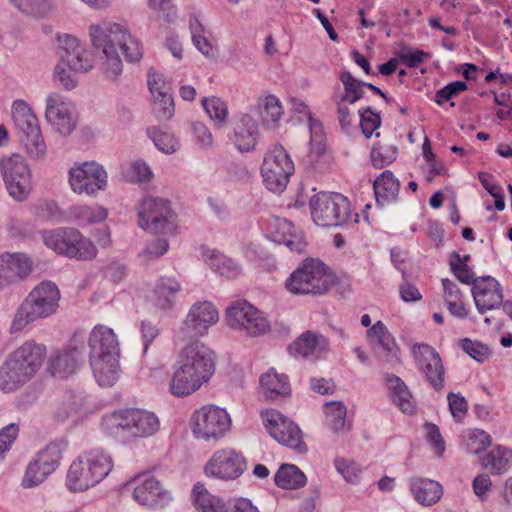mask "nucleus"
Segmentation results:
<instances>
[{"label": "nucleus", "mask_w": 512, "mask_h": 512, "mask_svg": "<svg viewBox=\"0 0 512 512\" xmlns=\"http://www.w3.org/2000/svg\"><path fill=\"white\" fill-rule=\"evenodd\" d=\"M80 405L71 395L65 396L54 411V419L63 422L73 414L77 413Z\"/></svg>", "instance_id": "nucleus-56"}, {"label": "nucleus", "mask_w": 512, "mask_h": 512, "mask_svg": "<svg viewBox=\"0 0 512 512\" xmlns=\"http://www.w3.org/2000/svg\"><path fill=\"white\" fill-rule=\"evenodd\" d=\"M189 27L192 33V41L195 47L204 55H209L213 51L212 44L203 35L204 27L196 16L189 19Z\"/></svg>", "instance_id": "nucleus-52"}, {"label": "nucleus", "mask_w": 512, "mask_h": 512, "mask_svg": "<svg viewBox=\"0 0 512 512\" xmlns=\"http://www.w3.org/2000/svg\"><path fill=\"white\" fill-rule=\"evenodd\" d=\"M63 448L60 442H51L39 451L26 469L23 479L24 486H37L52 474L62 459Z\"/></svg>", "instance_id": "nucleus-17"}, {"label": "nucleus", "mask_w": 512, "mask_h": 512, "mask_svg": "<svg viewBox=\"0 0 512 512\" xmlns=\"http://www.w3.org/2000/svg\"><path fill=\"white\" fill-rule=\"evenodd\" d=\"M133 495L138 503L149 507L162 506L167 500V492L160 481L150 475L139 481Z\"/></svg>", "instance_id": "nucleus-28"}, {"label": "nucleus", "mask_w": 512, "mask_h": 512, "mask_svg": "<svg viewBox=\"0 0 512 512\" xmlns=\"http://www.w3.org/2000/svg\"><path fill=\"white\" fill-rule=\"evenodd\" d=\"M69 184L77 194L95 195L107 186V173L95 162H84L69 170Z\"/></svg>", "instance_id": "nucleus-18"}, {"label": "nucleus", "mask_w": 512, "mask_h": 512, "mask_svg": "<svg viewBox=\"0 0 512 512\" xmlns=\"http://www.w3.org/2000/svg\"><path fill=\"white\" fill-rule=\"evenodd\" d=\"M512 460V451L503 446H497L484 457L481 464L484 468L491 469L493 474L501 475L508 471Z\"/></svg>", "instance_id": "nucleus-39"}, {"label": "nucleus", "mask_w": 512, "mask_h": 512, "mask_svg": "<svg viewBox=\"0 0 512 512\" xmlns=\"http://www.w3.org/2000/svg\"><path fill=\"white\" fill-rule=\"evenodd\" d=\"M31 271L32 262L25 254L0 255V289L25 279Z\"/></svg>", "instance_id": "nucleus-24"}, {"label": "nucleus", "mask_w": 512, "mask_h": 512, "mask_svg": "<svg viewBox=\"0 0 512 512\" xmlns=\"http://www.w3.org/2000/svg\"><path fill=\"white\" fill-rule=\"evenodd\" d=\"M450 268L455 277L462 283L474 286L478 278L474 277V273L466 263H461V255L453 251L450 254Z\"/></svg>", "instance_id": "nucleus-51"}, {"label": "nucleus", "mask_w": 512, "mask_h": 512, "mask_svg": "<svg viewBox=\"0 0 512 512\" xmlns=\"http://www.w3.org/2000/svg\"><path fill=\"white\" fill-rule=\"evenodd\" d=\"M1 170L6 188L16 201L25 200L31 190V173L24 158L19 154L1 160Z\"/></svg>", "instance_id": "nucleus-15"}, {"label": "nucleus", "mask_w": 512, "mask_h": 512, "mask_svg": "<svg viewBox=\"0 0 512 512\" xmlns=\"http://www.w3.org/2000/svg\"><path fill=\"white\" fill-rule=\"evenodd\" d=\"M238 329L245 331L251 337H257L270 330V323L264 314L256 308V313L243 322V325H239Z\"/></svg>", "instance_id": "nucleus-47"}, {"label": "nucleus", "mask_w": 512, "mask_h": 512, "mask_svg": "<svg viewBox=\"0 0 512 512\" xmlns=\"http://www.w3.org/2000/svg\"><path fill=\"white\" fill-rule=\"evenodd\" d=\"M366 337L374 354L386 361L399 362V348L394 336L382 321L375 322L366 332Z\"/></svg>", "instance_id": "nucleus-21"}, {"label": "nucleus", "mask_w": 512, "mask_h": 512, "mask_svg": "<svg viewBox=\"0 0 512 512\" xmlns=\"http://www.w3.org/2000/svg\"><path fill=\"white\" fill-rule=\"evenodd\" d=\"M263 417L265 428L277 442L298 454H305L308 451L303 433L294 421L273 409L266 411Z\"/></svg>", "instance_id": "nucleus-14"}, {"label": "nucleus", "mask_w": 512, "mask_h": 512, "mask_svg": "<svg viewBox=\"0 0 512 512\" xmlns=\"http://www.w3.org/2000/svg\"><path fill=\"white\" fill-rule=\"evenodd\" d=\"M247 469V461L242 453L232 448L215 451L204 467L207 477L224 481L239 478Z\"/></svg>", "instance_id": "nucleus-16"}, {"label": "nucleus", "mask_w": 512, "mask_h": 512, "mask_svg": "<svg viewBox=\"0 0 512 512\" xmlns=\"http://www.w3.org/2000/svg\"><path fill=\"white\" fill-rule=\"evenodd\" d=\"M19 428L16 424L12 423L4 427L0 431V460L4 454L10 449L11 444L17 438Z\"/></svg>", "instance_id": "nucleus-62"}, {"label": "nucleus", "mask_w": 512, "mask_h": 512, "mask_svg": "<svg viewBox=\"0 0 512 512\" xmlns=\"http://www.w3.org/2000/svg\"><path fill=\"white\" fill-rule=\"evenodd\" d=\"M169 244L165 238H156L146 245L140 256L147 260H153L164 255L168 250Z\"/></svg>", "instance_id": "nucleus-60"}, {"label": "nucleus", "mask_w": 512, "mask_h": 512, "mask_svg": "<svg viewBox=\"0 0 512 512\" xmlns=\"http://www.w3.org/2000/svg\"><path fill=\"white\" fill-rule=\"evenodd\" d=\"M335 466L347 482L355 484L359 481L361 470L355 463H348L344 459H336Z\"/></svg>", "instance_id": "nucleus-59"}, {"label": "nucleus", "mask_w": 512, "mask_h": 512, "mask_svg": "<svg viewBox=\"0 0 512 512\" xmlns=\"http://www.w3.org/2000/svg\"><path fill=\"white\" fill-rule=\"evenodd\" d=\"M293 173L294 163L282 145L276 144L267 151L261 166V174L265 186L270 191L282 192Z\"/></svg>", "instance_id": "nucleus-13"}, {"label": "nucleus", "mask_w": 512, "mask_h": 512, "mask_svg": "<svg viewBox=\"0 0 512 512\" xmlns=\"http://www.w3.org/2000/svg\"><path fill=\"white\" fill-rule=\"evenodd\" d=\"M461 348L478 362H482L489 354V350L485 345L477 341H472L469 338L461 340Z\"/></svg>", "instance_id": "nucleus-61"}, {"label": "nucleus", "mask_w": 512, "mask_h": 512, "mask_svg": "<svg viewBox=\"0 0 512 512\" xmlns=\"http://www.w3.org/2000/svg\"><path fill=\"white\" fill-rule=\"evenodd\" d=\"M205 112L218 127L226 124L228 107L225 101L217 96L204 97L201 101Z\"/></svg>", "instance_id": "nucleus-44"}, {"label": "nucleus", "mask_w": 512, "mask_h": 512, "mask_svg": "<svg viewBox=\"0 0 512 512\" xmlns=\"http://www.w3.org/2000/svg\"><path fill=\"white\" fill-rule=\"evenodd\" d=\"M15 6L23 13L43 17L50 11L51 5L46 0H18Z\"/></svg>", "instance_id": "nucleus-54"}, {"label": "nucleus", "mask_w": 512, "mask_h": 512, "mask_svg": "<svg viewBox=\"0 0 512 512\" xmlns=\"http://www.w3.org/2000/svg\"><path fill=\"white\" fill-rule=\"evenodd\" d=\"M328 350L329 341L324 336L311 330L302 333L288 346V351L291 355L303 358L319 356Z\"/></svg>", "instance_id": "nucleus-27"}, {"label": "nucleus", "mask_w": 512, "mask_h": 512, "mask_svg": "<svg viewBox=\"0 0 512 512\" xmlns=\"http://www.w3.org/2000/svg\"><path fill=\"white\" fill-rule=\"evenodd\" d=\"M78 357L79 352L76 348L58 351L51 356L48 370L55 377L66 378L75 372Z\"/></svg>", "instance_id": "nucleus-33"}, {"label": "nucleus", "mask_w": 512, "mask_h": 512, "mask_svg": "<svg viewBox=\"0 0 512 512\" xmlns=\"http://www.w3.org/2000/svg\"><path fill=\"white\" fill-rule=\"evenodd\" d=\"M233 133L230 136L235 147L241 152L255 149L258 138V124L248 114H242L232 123Z\"/></svg>", "instance_id": "nucleus-26"}, {"label": "nucleus", "mask_w": 512, "mask_h": 512, "mask_svg": "<svg viewBox=\"0 0 512 512\" xmlns=\"http://www.w3.org/2000/svg\"><path fill=\"white\" fill-rule=\"evenodd\" d=\"M60 291L51 281H43L34 287L17 308L10 332L22 331L29 324L53 315L59 306Z\"/></svg>", "instance_id": "nucleus-5"}, {"label": "nucleus", "mask_w": 512, "mask_h": 512, "mask_svg": "<svg viewBox=\"0 0 512 512\" xmlns=\"http://www.w3.org/2000/svg\"><path fill=\"white\" fill-rule=\"evenodd\" d=\"M89 359L100 386H111L119 375V343L113 329L98 324L90 332Z\"/></svg>", "instance_id": "nucleus-4"}, {"label": "nucleus", "mask_w": 512, "mask_h": 512, "mask_svg": "<svg viewBox=\"0 0 512 512\" xmlns=\"http://www.w3.org/2000/svg\"><path fill=\"white\" fill-rule=\"evenodd\" d=\"M107 216V209L100 205H73L67 211L68 220L79 227L101 223Z\"/></svg>", "instance_id": "nucleus-32"}, {"label": "nucleus", "mask_w": 512, "mask_h": 512, "mask_svg": "<svg viewBox=\"0 0 512 512\" xmlns=\"http://www.w3.org/2000/svg\"><path fill=\"white\" fill-rule=\"evenodd\" d=\"M214 368L212 352L203 343L196 341L186 345L170 381L171 393L177 397L194 393L211 378Z\"/></svg>", "instance_id": "nucleus-2"}, {"label": "nucleus", "mask_w": 512, "mask_h": 512, "mask_svg": "<svg viewBox=\"0 0 512 512\" xmlns=\"http://www.w3.org/2000/svg\"><path fill=\"white\" fill-rule=\"evenodd\" d=\"M180 290L181 284L175 277H160L155 286L156 306L162 310L172 309L175 295Z\"/></svg>", "instance_id": "nucleus-37"}, {"label": "nucleus", "mask_w": 512, "mask_h": 512, "mask_svg": "<svg viewBox=\"0 0 512 512\" xmlns=\"http://www.w3.org/2000/svg\"><path fill=\"white\" fill-rule=\"evenodd\" d=\"M153 112L159 120H169L174 115V100L170 91L153 95Z\"/></svg>", "instance_id": "nucleus-48"}, {"label": "nucleus", "mask_w": 512, "mask_h": 512, "mask_svg": "<svg viewBox=\"0 0 512 512\" xmlns=\"http://www.w3.org/2000/svg\"><path fill=\"white\" fill-rule=\"evenodd\" d=\"M333 285L328 266L321 260L306 258L284 283L285 289L293 295L320 296Z\"/></svg>", "instance_id": "nucleus-6"}, {"label": "nucleus", "mask_w": 512, "mask_h": 512, "mask_svg": "<svg viewBox=\"0 0 512 512\" xmlns=\"http://www.w3.org/2000/svg\"><path fill=\"white\" fill-rule=\"evenodd\" d=\"M44 244L60 255L81 261L92 260L97 255L94 243L78 229L61 227L41 232Z\"/></svg>", "instance_id": "nucleus-7"}, {"label": "nucleus", "mask_w": 512, "mask_h": 512, "mask_svg": "<svg viewBox=\"0 0 512 512\" xmlns=\"http://www.w3.org/2000/svg\"><path fill=\"white\" fill-rule=\"evenodd\" d=\"M147 133L155 146L165 154H172L179 148V142L175 136L160 127H150L147 129Z\"/></svg>", "instance_id": "nucleus-45"}, {"label": "nucleus", "mask_w": 512, "mask_h": 512, "mask_svg": "<svg viewBox=\"0 0 512 512\" xmlns=\"http://www.w3.org/2000/svg\"><path fill=\"white\" fill-rule=\"evenodd\" d=\"M397 154L398 150L395 146L376 144L373 146L370 154L372 165L377 169H382L394 162Z\"/></svg>", "instance_id": "nucleus-49"}, {"label": "nucleus", "mask_w": 512, "mask_h": 512, "mask_svg": "<svg viewBox=\"0 0 512 512\" xmlns=\"http://www.w3.org/2000/svg\"><path fill=\"white\" fill-rule=\"evenodd\" d=\"M128 180L132 182H145L149 181L152 177V172L149 166L143 161H135L129 166Z\"/></svg>", "instance_id": "nucleus-63"}, {"label": "nucleus", "mask_w": 512, "mask_h": 512, "mask_svg": "<svg viewBox=\"0 0 512 512\" xmlns=\"http://www.w3.org/2000/svg\"><path fill=\"white\" fill-rule=\"evenodd\" d=\"M412 352L426 381L434 390H442L445 383V369L439 353L428 344H415Z\"/></svg>", "instance_id": "nucleus-19"}, {"label": "nucleus", "mask_w": 512, "mask_h": 512, "mask_svg": "<svg viewBox=\"0 0 512 512\" xmlns=\"http://www.w3.org/2000/svg\"><path fill=\"white\" fill-rule=\"evenodd\" d=\"M47 356L44 344L27 340L11 351L0 367V390L13 392L32 380Z\"/></svg>", "instance_id": "nucleus-3"}, {"label": "nucleus", "mask_w": 512, "mask_h": 512, "mask_svg": "<svg viewBox=\"0 0 512 512\" xmlns=\"http://www.w3.org/2000/svg\"><path fill=\"white\" fill-rule=\"evenodd\" d=\"M471 291L475 306L481 314L496 309L503 303L501 285L491 276L478 278Z\"/></svg>", "instance_id": "nucleus-22"}, {"label": "nucleus", "mask_w": 512, "mask_h": 512, "mask_svg": "<svg viewBox=\"0 0 512 512\" xmlns=\"http://www.w3.org/2000/svg\"><path fill=\"white\" fill-rule=\"evenodd\" d=\"M491 445V436L484 430L474 429L468 434L466 443L467 451L471 454H479Z\"/></svg>", "instance_id": "nucleus-53"}, {"label": "nucleus", "mask_w": 512, "mask_h": 512, "mask_svg": "<svg viewBox=\"0 0 512 512\" xmlns=\"http://www.w3.org/2000/svg\"><path fill=\"white\" fill-rule=\"evenodd\" d=\"M283 114L279 99L274 95H268L264 98L260 106V117L264 125H275Z\"/></svg>", "instance_id": "nucleus-46"}, {"label": "nucleus", "mask_w": 512, "mask_h": 512, "mask_svg": "<svg viewBox=\"0 0 512 512\" xmlns=\"http://www.w3.org/2000/svg\"><path fill=\"white\" fill-rule=\"evenodd\" d=\"M82 457L98 482H101L113 468L111 456L101 448H92L85 451Z\"/></svg>", "instance_id": "nucleus-36"}, {"label": "nucleus", "mask_w": 512, "mask_h": 512, "mask_svg": "<svg viewBox=\"0 0 512 512\" xmlns=\"http://www.w3.org/2000/svg\"><path fill=\"white\" fill-rule=\"evenodd\" d=\"M98 483L82 455L72 462L66 478V484L71 491H85Z\"/></svg>", "instance_id": "nucleus-30"}, {"label": "nucleus", "mask_w": 512, "mask_h": 512, "mask_svg": "<svg viewBox=\"0 0 512 512\" xmlns=\"http://www.w3.org/2000/svg\"><path fill=\"white\" fill-rule=\"evenodd\" d=\"M430 55L428 52H425L423 50L413 49L411 47H403L398 52V59L403 64L410 68H417L419 67L426 58H428Z\"/></svg>", "instance_id": "nucleus-55"}, {"label": "nucleus", "mask_w": 512, "mask_h": 512, "mask_svg": "<svg viewBox=\"0 0 512 512\" xmlns=\"http://www.w3.org/2000/svg\"><path fill=\"white\" fill-rule=\"evenodd\" d=\"M360 128L365 138L369 139L374 132L381 126L382 120L380 113L367 106L359 110Z\"/></svg>", "instance_id": "nucleus-50"}, {"label": "nucleus", "mask_w": 512, "mask_h": 512, "mask_svg": "<svg viewBox=\"0 0 512 512\" xmlns=\"http://www.w3.org/2000/svg\"><path fill=\"white\" fill-rule=\"evenodd\" d=\"M63 50L61 61L65 63L70 70L79 73H86L93 68V58L91 53L81 46L80 41L71 35H65L60 39Z\"/></svg>", "instance_id": "nucleus-25"}, {"label": "nucleus", "mask_w": 512, "mask_h": 512, "mask_svg": "<svg viewBox=\"0 0 512 512\" xmlns=\"http://www.w3.org/2000/svg\"><path fill=\"white\" fill-rule=\"evenodd\" d=\"M410 489L415 500L424 506L437 503L442 496L441 485L430 479L416 478L411 481Z\"/></svg>", "instance_id": "nucleus-34"}, {"label": "nucleus", "mask_w": 512, "mask_h": 512, "mask_svg": "<svg viewBox=\"0 0 512 512\" xmlns=\"http://www.w3.org/2000/svg\"><path fill=\"white\" fill-rule=\"evenodd\" d=\"M254 313L256 308L246 300L235 301L226 309L227 324L233 329L239 328Z\"/></svg>", "instance_id": "nucleus-41"}, {"label": "nucleus", "mask_w": 512, "mask_h": 512, "mask_svg": "<svg viewBox=\"0 0 512 512\" xmlns=\"http://www.w3.org/2000/svg\"><path fill=\"white\" fill-rule=\"evenodd\" d=\"M376 203L384 206L397 200L400 182L390 170L383 171L373 182Z\"/></svg>", "instance_id": "nucleus-31"}, {"label": "nucleus", "mask_w": 512, "mask_h": 512, "mask_svg": "<svg viewBox=\"0 0 512 512\" xmlns=\"http://www.w3.org/2000/svg\"><path fill=\"white\" fill-rule=\"evenodd\" d=\"M46 120L63 136L70 135L77 126V117L64 98L52 93L46 99Z\"/></svg>", "instance_id": "nucleus-20"}, {"label": "nucleus", "mask_w": 512, "mask_h": 512, "mask_svg": "<svg viewBox=\"0 0 512 512\" xmlns=\"http://www.w3.org/2000/svg\"><path fill=\"white\" fill-rule=\"evenodd\" d=\"M12 120L22 134L21 141L31 158L39 159L46 154V144L41 134L38 119L31 107L23 100L12 105Z\"/></svg>", "instance_id": "nucleus-10"}, {"label": "nucleus", "mask_w": 512, "mask_h": 512, "mask_svg": "<svg viewBox=\"0 0 512 512\" xmlns=\"http://www.w3.org/2000/svg\"><path fill=\"white\" fill-rule=\"evenodd\" d=\"M427 430V438L434 447L435 452L438 456H441L445 451V442L440 433L439 427L433 423H427L425 425Z\"/></svg>", "instance_id": "nucleus-64"}, {"label": "nucleus", "mask_w": 512, "mask_h": 512, "mask_svg": "<svg viewBox=\"0 0 512 512\" xmlns=\"http://www.w3.org/2000/svg\"><path fill=\"white\" fill-rule=\"evenodd\" d=\"M450 412L456 422H461L468 410L467 401L463 396L450 392L447 396Z\"/></svg>", "instance_id": "nucleus-57"}, {"label": "nucleus", "mask_w": 512, "mask_h": 512, "mask_svg": "<svg viewBox=\"0 0 512 512\" xmlns=\"http://www.w3.org/2000/svg\"><path fill=\"white\" fill-rule=\"evenodd\" d=\"M194 505L198 512H228L225 503L211 495L203 485L196 484L193 489Z\"/></svg>", "instance_id": "nucleus-40"}, {"label": "nucleus", "mask_w": 512, "mask_h": 512, "mask_svg": "<svg viewBox=\"0 0 512 512\" xmlns=\"http://www.w3.org/2000/svg\"><path fill=\"white\" fill-rule=\"evenodd\" d=\"M349 101L342 100L341 98L336 104V114L341 129L348 132L354 123V114L351 111Z\"/></svg>", "instance_id": "nucleus-58"}, {"label": "nucleus", "mask_w": 512, "mask_h": 512, "mask_svg": "<svg viewBox=\"0 0 512 512\" xmlns=\"http://www.w3.org/2000/svg\"><path fill=\"white\" fill-rule=\"evenodd\" d=\"M103 424L111 432L122 430L132 437H148L159 429V420L154 413L135 408L114 411L104 417Z\"/></svg>", "instance_id": "nucleus-9"}, {"label": "nucleus", "mask_w": 512, "mask_h": 512, "mask_svg": "<svg viewBox=\"0 0 512 512\" xmlns=\"http://www.w3.org/2000/svg\"><path fill=\"white\" fill-rule=\"evenodd\" d=\"M327 426L334 432L342 431L346 424V406L339 401L326 403L324 406Z\"/></svg>", "instance_id": "nucleus-42"}, {"label": "nucleus", "mask_w": 512, "mask_h": 512, "mask_svg": "<svg viewBox=\"0 0 512 512\" xmlns=\"http://www.w3.org/2000/svg\"><path fill=\"white\" fill-rule=\"evenodd\" d=\"M386 381L389 389L392 390L393 402L402 412L414 414L417 404L407 385L396 375H389Z\"/></svg>", "instance_id": "nucleus-35"}, {"label": "nucleus", "mask_w": 512, "mask_h": 512, "mask_svg": "<svg viewBox=\"0 0 512 512\" xmlns=\"http://www.w3.org/2000/svg\"><path fill=\"white\" fill-rule=\"evenodd\" d=\"M219 320L217 308L209 301L194 303L184 321L191 337L203 336Z\"/></svg>", "instance_id": "nucleus-23"}, {"label": "nucleus", "mask_w": 512, "mask_h": 512, "mask_svg": "<svg viewBox=\"0 0 512 512\" xmlns=\"http://www.w3.org/2000/svg\"><path fill=\"white\" fill-rule=\"evenodd\" d=\"M313 221L322 227L341 226L350 217V202L340 193L320 192L311 197Z\"/></svg>", "instance_id": "nucleus-11"}, {"label": "nucleus", "mask_w": 512, "mask_h": 512, "mask_svg": "<svg viewBox=\"0 0 512 512\" xmlns=\"http://www.w3.org/2000/svg\"><path fill=\"white\" fill-rule=\"evenodd\" d=\"M260 387L263 395L270 400H283L291 395V386L286 374L278 373L270 368L260 377Z\"/></svg>", "instance_id": "nucleus-29"}, {"label": "nucleus", "mask_w": 512, "mask_h": 512, "mask_svg": "<svg viewBox=\"0 0 512 512\" xmlns=\"http://www.w3.org/2000/svg\"><path fill=\"white\" fill-rule=\"evenodd\" d=\"M339 79L344 86V94L341 95L342 100L349 101L354 104L364 96L365 82L356 79L350 72L343 71L339 74Z\"/></svg>", "instance_id": "nucleus-43"}, {"label": "nucleus", "mask_w": 512, "mask_h": 512, "mask_svg": "<svg viewBox=\"0 0 512 512\" xmlns=\"http://www.w3.org/2000/svg\"><path fill=\"white\" fill-rule=\"evenodd\" d=\"M174 216L167 199L147 195L139 204L138 224L150 233L174 235L176 231Z\"/></svg>", "instance_id": "nucleus-8"}, {"label": "nucleus", "mask_w": 512, "mask_h": 512, "mask_svg": "<svg viewBox=\"0 0 512 512\" xmlns=\"http://www.w3.org/2000/svg\"><path fill=\"white\" fill-rule=\"evenodd\" d=\"M193 435L205 441L221 439L231 428L227 411L215 405H204L191 417Z\"/></svg>", "instance_id": "nucleus-12"}, {"label": "nucleus", "mask_w": 512, "mask_h": 512, "mask_svg": "<svg viewBox=\"0 0 512 512\" xmlns=\"http://www.w3.org/2000/svg\"><path fill=\"white\" fill-rule=\"evenodd\" d=\"M305 474L293 464H282L274 476L275 484L282 489H298L306 484Z\"/></svg>", "instance_id": "nucleus-38"}, {"label": "nucleus", "mask_w": 512, "mask_h": 512, "mask_svg": "<svg viewBox=\"0 0 512 512\" xmlns=\"http://www.w3.org/2000/svg\"><path fill=\"white\" fill-rule=\"evenodd\" d=\"M89 33L93 46L101 48L106 57L105 72L111 79H115L123 70L116 45L121 48L128 62H137L142 58L143 52L139 41L120 24L91 25Z\"/></svg>", "instance_id": "nucleus-1"}]
</instances>
